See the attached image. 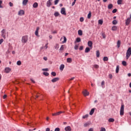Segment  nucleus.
<instances>
[{
  "label": "nucleus",
  "mask_w": 131,
  "mask_h": 131,
  "mask_svg": "<svg viewBox=\"0 0 131 131\" xmlns=\"http://www.w3.org/2000/svg\"><path fill=\"white\" fill-rule=\"evenodd\" d=\"M1 36L3 37L4 39H6L7 37H8V36H9V32H7V30L4 29L1 31Z\"/></svg>",
  "instance_id": "1"
},
{
  "label": "nucleus",
  "mask_w": 131,
  "mask_h": 131,
  "mask_svg": "<svg viewBox=\"0 0 131 131\" xmlns=\"http://www.w3.org/2000/svg\"><path fill=\"white\" fill-rule=\"evenodd\" d=\"M131 56V48H129L127 52L126 53V60H128V58H129Z\"/></svg>",
  "instance_id": "2"
},
{
  "label": "nucleus",
  "mask_w": 131,
  "mask_h": 131,
  "mask_svg": "<svg viewBox=\"0 0 131 131\" xmlns=\"http://www.w3.org/2000/svg\"><path fill=\"white\" fill-rule=\"evenodd\" d=\"M27 41H28V36L27 35L23 36L21 38L22 43H26Z\"/></svg>",
  "instance_id": "3"
},
{
  "label": "nucleus",
  "mask_w": 131,
  "mask_h": 131,
  "mask_svg": "<svg viewBox=\"0 0 131 131\" xmlns=\"http://www.w3.org/2000/svg\"><path fill=\"white\" fill-rule=\"evenodd\" d=\"M120 115L121 116L124 115V105L121 104L120 111Z\"/></svg>",
  "instance_id": "4"
},
{
  "label": "nucleus",
  "mask_w": 131,
  "mask_h": 131,
  "mask_svg": "<svg viewBox=\"0 0 131 131\" xmlns=\"http://www.w3.org/2000/svg\"><path fill=\"white\" fill-rule=\"evenodd\" d=\"M60 13L62 15H67L66 9H65V8H61Z\"/></svg>",
  "instance_id": "5"
},
{
  "label": "nucleus",
  "mask_w": 131,
  "mask_h": 131,
  "mask_svg": "<svg viewBox=\"0 0 131 131\" xmlns=\"http://www.w3.org/2000/svg\"><path fill=\"white\" fill-rule=\"evenodd\" d=\"M11 68H9V67H7L5 69L4 71L5 73H10V72H11Z\"/></svg>",
  "instance_id": "6"
},
{
  "label": "nucleus",
  "mask_w": 131,
  "mask_h": 131,
  "mask_svg": "<svg viewBox=\"0 0 131 131\" xmlns=\"http://www.w3.org/2000/svg\"><path fill=\"white\" fill-rule=\"evenodd\" d=\"M51 6H52V0H49L47 2V7H48V8H50Z\"/></svg>",
  "instance_id": "7"
},
{
  "label": "nucleus",
  "mask_w": 131,
  "mask_h": 131,
  "mask_svg": "<svg viewBox=\"0 0 131 131\" xmlns=\"http://www.w3.org/2000/svg\"><path fill=\"white\" fill-rule=\"evenodd\" d=\"M25 12H24V10H21L18 12V15L19 16H23L24 15Z\"/></svg>",
  "instance_id": "8"
},
{
  "label": "nucleus",
  "mask_w": 131,
  "mask_h": 131,
  "mask_svg": "<svg viewBox=\"0 0 131 131\" xmlns=\"http://www.w3.org/2000/svg\"><path fill=\"white\" fill-rule=\"evenodd\" d=\"M63 38V41H62V40ZM61 41H62V43H65L66 42V41H67V38H66V37L63 36L60 39Z\"/></svg>",
  "instance_id": "9"
},
{
  "label": "nucleus",
  "mask_w": 131,
  "mask_h": 131,
  "mask_svg": "<svg viewBox=\"0 0 131 131\" xmlns=\"http://www.w3.org/2000/svg\"><path fill=\"white\" fill-rule=\"evenodd\" d=\"M39 30V27H37L36 28V30L35 31V34L36 36H37L38 37H39V36L38 35V31Z\"/></svg>",
  "instance_id": "10"
},
{
  "label": "nucleus",
  "mask_w": 131,
  "mask_h": 131,
  "mask_svg": "<svg viewBox=\"0 0 131 131\" xmlns=\"http://www.w3.org/2000/svg\"><path fill=\"white\" fill-rule=\"evenodd\" d=\"M82 93L85 97L90 95V93H89V92H88L86 90H84Z\"/></svg>",
  "instance_id": "11"
},
{
  "label": "nucleus",
  "mask_w": 131,
  "mask_h": 131,
  "mask_svg": "<svg viewBox=\"0 0 131 131\" xmlns=\"http://www.w3.org/2000/svg\"><path fill=\"white\" fill-rule=\"evenodd\" d=\"M129 23H130V18H128L125 21V24L126 26L127 25H129Z\"/></svg>",
  "instance_id": "12"
},
{
  "label": "nucleus",
  "mask_w": 131,
  "mask_h": 131,
  "mask_svg": "<svg viewBox=\"0 0 131 131\" xmlns=\"http://www.w3.org/2000/svg\"><path fill=\"white\" fill-rule=\"evenodd\" d=\"M88 45V47H90V48H93V42L92 41H89Z\"/></svg>",
  "instance_id": "13"
},
{
  "label": "nucleus",
  "mask_w": 131,
  "mask_h": 131,
  "mask_svg": "<svg viewBox=\"0 0 131 131\" xmlns=\"http://www.w3.org/2000/svg\"><path fill=\"white\" fill-rule=\"evenodd\" d=\"M64 130L66 131H71V127H70V126H68L65 127Z\"/></svg>",
  "instance_id": "14"
},
{
  "label": "nucleus",
  "mask_w": 131,
  "mask_h": 131,
  "mask_svg": "<svg viewBox=\"0 0 131 131\" xmlns=\"http://www.w3.org/2000/svg\"><path fill=\"white\" fill-rule=\"evenodd\" d=\"M95 110H96L95 108H92L90 112V115H93V114H94L95 113Z\"/></svg>",
  "instance_id": "15"
},
{
  "label": "nucleus",
  "mask_w": 131,
  "mask_h": 131,
  "mask_svg": "<svg viewBox=\"0 0 131 131\" xmlns=\"http://www.w3.org/2000/svg\"><path fill=\"white\" fill-rule=\"evenodd\" d=\"M58 80H59V78L57 77V78H53L51 81L52 82H56V81H58Z\"/></svg>",
  "instance_id": "16"
},
{
  "label": "nucleus",
  "mask_w": 131,
  "mask_h": 131,
  "mask_svg": "<svg viewBox=\"0 0 131 131\" xmlns=\"http://www.w3.org/2000/svg\"><path fill=\"white\" fill-rule=\"evenodd\" d=\"M64 68H65V66L64 64H61L59 67V69L61 71H63Z\"/></svg>",
  "instance_id": "17"
},
{
  "label": "nucleus",
  "mask_w": 131,
  "mask_h": 131,
  "mask_svg": "<svg viewBox=\"0 0 131 131\" xmlns=\"http://www.w3.org/2000/svg\"><path fill=\"white\" fill-rule=\"evenodd\" d=\"M66 47V45H62L60 48L59 49V50H60L61 51H64V49H65Z\"/></svg>",
  "instance_id": "18"
},
{
  "label": "nucleus",
  "mask_w": 131,
  "mask_h": 131,
  "mask_svg": "<svg viewBox=\"0 0 131 131\" xmlns=\"http://www.w3.org/2000/svg\"><path fill=\"white\" fill-rule=\"evenodd\" d=\"M90 124H91L90 122H87L84 124L83 126H84V127H86L87 126H89Z\"/></svg>",
  "instance_id": "19"
},
{
  "label": "nucleus",
  "mask_w": 131,
  "mask_h": 131,
  "mask_svg": "<svg viewBox=\"0 0 131 131\" xmlns=\"http://www.w3.org/2000/svg\"><path fill=\"white\" fill-rule=\"evenodd\" d=\"M33 8H36L37 7H38V4L37 3L35 2L33 5Z\"/></svg>",
  "instance_id": "20"
},
{
  "label": "nucleus",
  "mask_w": 131,
  "mask_h": 131,
  "mask_svg": "<svg viewBox=\"0 0 131 131\" xmlns=\"http://www.w3.org/2000/svg\"><path fill=\"white\" fill-rule=\"evenodd\" d=\"M78 35L81 36V35H82V31L81 30H79L78 31Z\"/></svg>",
  "instance_id": "21"
},
{
  "label": "nucleus",
  "mask_w": 131,
  "mask_h": 131,
  "mask_svg": "<svg viewBox=\"0 0 131 131\" xmlns=\"http://www.w3.org/2000/svg\"><path fill=\"white\" fill-rule=\"evenodd\" d=\"M27 3H28V0H24L23 2V4L24 6H26V5H27Z\"/></svg>",
  "instance_id": "22"
},
{
  "label": "nucleus",
  "mask_w": 131,
  "mask_h": 131,
  "mask_svg": "<svg viewBox=\"0 0 131 131\" xmlns=\"http://www.w3.org/2000/svg\"><path fill=\"white\" fill-rule=\"evenodd\" d=\"M91 51V49L89 47H86L85 49V53H89Z\"/></svg>",
  "instance_id": "23"
},
{
  "label": "nucleus",
  "mask_w": 131,
  "mask_h": 131,
  "mask_svg": "<svg viewBox=\"0 0 131 131\" xmlns=\"http://www.w3.org/2000/svg\"><path fill=\"white\" fill-rule=\"evenodd\" d=\"M91 17H92V12L91 11H90L89 14H88V18L91 19Z\"/></svg>",
  "instance_id": "24"
},
{
  "label": "nucleus",
  "mask_w": 131,
  "mask_h": 131,
  "mask_svg": "<svg viewBox=\"0 0 131 131\" xmlns=\"http://www.w3.org/2000/svg\"><path fill=\"white\" fill-rule=\"evenodd\" d=\"M48 45H49L48 43H46L44 47H41L40 50H42L43 49V48H45L46 50H47V49H48Z\"/></svg>",
  "instance_id": "25"
},
{
  "label": "nucleus",
  "mask_w": 131,
  "mask_h": 131,
  "mask_svg": "<svg viewBox=\"0 0 131 131\" xmlns=\"http://www.w3.org/2000/svg\"><path fill=\"white\" fill-rule=\"evenodd\" d=\"M112 30L113 31H116V30H117V27H116V26H115L112 27Z\"/></svg>",
  "instance_id": "26"
},
{
  "label": "nucleus",
  "mask_w": 131,
  "mask_h": 131,
  "mask_svg": "<svg viewBox=\"0 0 131 131\" xmlns=\"http://www.w3.org/2000/svg\"><path fill=\"white\" fill-rule=\"evenodd\" d=\"M67 61L68 63H71V62H72V59H71V58H68L67 59Z\"/></svg>",
  "instance_id": "27"
},
{
  "label": "nucleus",
  "mask_w": 131,
  "mask_h": 131,
  "mask_svg": "<svg viewBox=\"0 0 131 131\" xmlns=\"http://www.w3.org/2000/svg\"><path fill=\"white\" fill-rule=\"evenodd\" d=\"M119 72V66H117L116 69V73H118Z\"/></svg>",
  "instance_id": "28"
},
{
  "label": "nucleus",
  "mask_w": 131,
  "mask_h": 131,
  "mask_svg": "<svg viewBox=\"0 0 131 131\" xmlns=\"http://www.w3.org/2000/svg\"><path fill=\"white\" fill-rule=\"evenodd\" d=\"M121 43V42L120 41V40H118L117 41V47L118 48H120V44Z\"/></svg>",
  "instance_id": "29"
},
{
  "label": "nucleus",
  "mask_w": 131,
  "mask_h": 131,
  "mask_svg": "<svg viewBox=\"0 0 131 131\" xmlns=\"http://www.w3.org/2000/svg\"><path fill=\"white\" fill-rule=\"evenodd\" d=\"M54 48H55V50H58V49H59V44L56 43V44L55 45Z\"/></svg>",
  "instance_id": "30"
},
{
  "label": "nucleus",
  "mask_w": 131,
  "mask_h": 131,
  "mask_svg": "<svg viewBox=\"0 0 131 131\" xmlns=\"http://www.w3.org/2000/svg\"><path fill=\"white\" fill-rule=\"evenodd\" d=\"M96 57H97V58H99V57H100V51H96Z\"/></svg>",
  "instance_id": "31"
},
{
  "label": "nucleus",
  "mask_w": 131,
  "mask_h": 131,
  "mask_svg": "<svg viewBox=\"0 0 131 131\" xmlns=\"http://www.w3.org/2000/svg\"><path fill=\"white\" fill-rule=\"evenodd\" d=\"M98 24H100V25H102L103 24V20L99 19L98 20Z\"/></svg>",
  "instance_id": "32"
},
{
  "label": "nucleus",
  "mask_w": 131,
  "mask_h": 131,
  "mask_svg": "<svg viewBox=\"0 0 131 131\" xmlns=\"http://www.w3.org/2000/svg\"><path fill=\"white\" fill-rule=\"evenodd\" d=\"M122 64L123 66H126V65H127L126 63V61H123L122 62Z\"/></svg>",
  "instance_id": "33"
},
{
  "label": "nucleus",
  "mask_w": 131,
  "mask_h": 131,
  "mask_svg": "<svg viewBox=\"0 0 131 131\" xmlns=\"http://www.w3.org/2000/svg\"><path fill=\"white\" fill-rule=\"evenodd\" d=\"M117 4L118 5H121L122 4V0H118Z\"/></svg>",
  "instance_id": "34"
},
{
  "label": "nucleus",
  "mask_w": 131,
  "mask_h": 131,
  "mask_svg": "<svg viewBox=\"0 0 131 131\" xmlns=\"http://www.w3.org/2000/svg\"><path fill=\"white\" fill-rule=\"evenodd\" d=\"M109 122H114V119L113 118H110L108 119Z\"/></svg>",
  "instance_id": "35"
},
{
  "label": "nucleus",
  "mask_w": 131,
  "mask_h": 131,
  "mask_svg": "<svg viewBox=\"0 0 131 131\" xmlns=\"http://www.w3.org/2000/svg\"><path fill=\"white\" fill-rule=\"evenodd\" d=\"M17 65H18V66H20V65H21V64H22V62H21V61L18 60L17 61L16 63Z\"/></svg>",
  "instance_id": "36"
},
{
  "label": "nucleus",
  "mask_w": 131,
  "mask_h": 131,
  "mask_svg": "<svg viewBox=\"0 0 131 131\" xmlns=\"http://www.w3.org/2000/svg\"><path fill=\"white\" fill-rule=\"evenodd\" d=\"M76 41L77 42H80V41H81V39H80L79 37H78L76 38Z\"/></svg>",
  "instance_id": "37"
},
{
  "label": "nucleus",
  "mask_w": 131,
  "mask_h": 131,
  "mask_svg": "<svg viewBox=\"0 0 131 131\" xmlns=\"http://www.w3.org/2000/svg\"><path fill=\"white\" fill-rule=\"evenodd\" d=\"M112 8H113V5L109 4L108 6V9H111Z\"/></svg>",
  "instance_id": "38"
},
{
  "label": "nucleus",
  "mask_w": 131,
  "mask_h": 131,
  "mask_svg": "<svg viewBox=\"0 0 131 131\" xmlns=\"http://www.w3.org/2000/svg\"><path fill=\"white\" fill-rule=\"evenodd\" d=\"M59 15H60V13H59V12H56L54 13V16L55 17H58V16H59Z\"/></svg>",
  "instance_id": "39"
},
{
  "label": "nucleus",
  "mask_w": 131,
  "mask_h": 131,
  "mask_svg": "<svg viewBox=\"0 0 131 131\" xmlns=\"http://www.w3.org/2000/svg\"><path fill=\"white\" fill-rule=\"evenodd\" d=\"M113 25H116V24H117V20H114L113 21Z\"/></svg>",
  "instance_id": "40"
},
{
  "label": "nucleus",
  "mask_w": 131,
  "mask_h": 131,
  "mask_svg": "<svg viewBox=\"0 0 131 131\" xmlns=\"http://www.w3.org/2000/svg\"><path fill=\"white\" fill-rule=\"evenodd\" d=\"M108 60H109V59L107 57H103V61H108Z\"/></svg>",
  "instance_id": "41"
},
{
  "label": "nucleus",
  "mask_w": 131,
  "mask_h": 131,
  "mask_svg": "<svg viewBox=\"0 0 131 131\" xmlns=\"http://www.w3.org/2000/svg\"><path fill=\"white\" fill-rule=\"evenodd\" d=\"M43 75H45V76H49V73L48 72H45L43 73Z\"/></svg>",
  "instance_id": "42"
},
{
  "label": "nucleus",
  "mask_w": 131,
  "mask_h": 131,
  "mask_svg": "<svg viewBox=\"0 0 131 131\" xmlns=\"http://www.w3.org/2000/svg\"><path fill=\"white\" fill-rule=\"evenodd\" d=\"M88 117H89V115H85L84 116H83L82 118L83 119H85V118H88Z\"/></svg>",
  "instance_id": "43"
},
{
  "label": "nucleus",
  "mask_w": 131,
  "mask_h": 131,
  "mask_svg": "<svg viewBox=\"0 0 131 131\" xmlns=\"http://www.w3.org/2000/svg\"><path fill=\"white\" fill-rule=\"evenodd\" d=\"M51 75H52L53 76H56V72H52L51 73Z\"/></svg>",
  "instance_id": "44"
},
{
  "label": "nucleus",
  "mask_w": 131,
  "mask_h": 131,
  "mask_svg": "<svg viewBox=\"0 0 131 131\" xmlns=\"http://www.w3.org/2000/svg\"><path fill=\"white\" fill-rule=\"evenodd\" d=\"M64 113V112H61V111L58 112L56 113V115H60V114H61V113Z\"/></svg>",
  "instance_id": "45"
},
{
  "label": "nucleus",
  "mask_w": 131,
  "mask_h": 131,
  "mask_svg": "<svg viewBox=\"0 0 131 131\" xmlns=\"http://www.w3.org/2000/svg\"><path fill=\"white\" fill-rule=\"evenodd\" d=\"M59 1H60V0H55L54 1V4L55 5H58V3H59Z\"/></svg>",
  "instance_id": "46"
},
{
  "label": "nucleus",
  "mask_w": 131,
  "mask_h": 131,
  "mask_svg": "<svg viewBox=\"0 0 131 131\" xmlns=\"http://www.w3.org/2000/svg\"><path fill=\"white\" fill-rule=\"evenodd\" d=\"M94 68H96V69H98V68H99V65H98V64H95V65L94 66Z\"/></svg>",
  "instance_id": "47"
},
{
  "label": "nucleus",
  "mask_w": 131,
  "mask_h": 131,
  "mask_svg": "<svg viewBox=\"0 0 131 131\" xmlns=\"http://www.w3.org/2000/svg\"><path fill=\"white\" fill-rule=\"evenodd\" d=\"M80 22H83V21H84V18H83V17H80Z\"/></svg>",
  "instance_id": "48"
},
{
  "label": "nucleus",
  "mask_w": 131,
  "mask_h": 131,
  "mask_svg": "<svg viewBox=\"0 0 131 131\" xmlns=\"http://www.w3.org/2000/svg\"><path fill=\"white\" fill-rule=\"evenodd\" d=\"M102 36L103 38H106V35H105V33H102Z\"/></svg>",
  "instance_id": "49"
},
{
  "label": "nucleus",
  "mask_w": 131,
  "mask_h": 131,
  "mask_svg": "<svg viewBox=\"0 0 131 131\" xmlns=\"http://www.w3.org/2000/svg\"><path fill=\"white\" fill-rule=\"evenodd\" d=\"M108 77L109 78H110L111 79H112L113 77V75H112V74H110L108 75Z\"/></svg>",
  "instance_id": "50"
},
{
  "label": "nucleus",
  "mask_w": 131,
  "mask_h": 131,
  "mask_svg": "<svg viewBox=\"0 0 131 131\" xmlns=\"http://www.w3.org/2000/svg\"><path fill=\"white\" fill-rule=\"evenodd\" d=\"M100 131H106V129L103 127L101 128Z\"/></svg>",
  "instance_id": "51"
},
{
  "label": "nucleus",
  "mask_w": 131,
  "mask_h": 131,
  "mask_svg": "<svg viewBox=\"0 0 131 131\" xmlns=\"http://www.w3.org/2000/svg\"><path fill=\"white\" fill-rule=\"evenodd\" d=\"M117 12V9H115L112 11V13H116Z\"/></svg>",
  "instance_id": "52"
},
{
  "label": "nucleus",
  "mask_w": 131,
  "mask_h": 131,
  "mask_svg": "<svg viewBox=\"0 0 131 131\" xmlns=\"http://www.w3.org/2000/svg\"><path fill=\"white\" fill-rule=\"evenodd\" d=\"M75 50H78V46L75 45L74 47Z\"/></svg>",
  "instance_id": "53"
},
{
  "label": "nucleus",
  "mask_w": 131,
  "mask_h": 131,
  "mask_svg": "<svg viewBox=\"0 0 131 131\" xmlns=\"http://www.w3.org/2000/svg\"><path fill=\"white\" fill-rule=\"evenodd\" d=\"M4 42V39H0V45H2Z\"/></svg>",
  "instance_id": "54"
},
{
  "label": "nucleus",
  "mask_w": 131,
  "mask_h": 131,
  "mask_svg": "<svg viewBox=\"0 0 131 131\" xmlns=\"http://www.w3.org/2000/svg\"><path fill=\"white\" fill-rule=\"evenodd\" d=\"M42 71H49V69H42Z\"/></svg>",
  "instance_id": "55"
},
{
  "label": "nucleus",
  "mask_w": 131,
  "mask_h": 131,
  "mask_svg": "<svg viewBox=\"0 0 131 131\" xmlns=\"http://www.w3.org/2000/svg\"><path fill=\"white\" fill-rule=\"evenodd\" d=\"M2 4H3V1L0 0V8H3V6H2Z\"/></svg>",
  "instance_id": "56"
},
{
  "label": "nucleus",
  "mask_w": 131,
  "mask_h": 131,
  "mask_svg": "<svg viewBox=\"0 0 131 131\" xmlns=\"http://www.w3.org/2000/svg\"><path fill=\"white\" fill-rule=\"evenodd\" d=\"M104 84H105V81H102L101 82V85H102V88H103V85H104Z\"/></svg>",
  "instance_id": "57"
},
{
  "label": "nucleus",
  "mask_w": 131,
  "mask_h": 131,
  "mask_svg": "<svg viewBox=\"0 0 131 131\" xmlns=\"http://www.w3.org/2000/svg\"><path fill=\"white\" fill-rule=\"evenodd\" d=\"M79 50L80 51H82V50H83V46H80Z\"/></svg>",
  "instance_id": "58"
},
{
  "label": "nucleus",
  "mask_w": 131,
  "mask_h": 131,
  "mask_svg": "<svg viewBox=\"0 0 131 131\" xmlns=\"http://www.w3.org/2000/svg\"><path fill=\"white\" fill-rule=\"evenodd\" d=\"M9 6H10V7H13V3H12V2H10L9 3Z\"/></svg>",
  "instance_id": "59"
},
{
  "label": "nucleus",
  "mask_w": 131,
  "mask_h": 131,
  "mask_svg": "<svg viewBox=\"0 0 131 131\" xmlns=\"http://www.w3.org/2000/svg\"><path fill=\"white\" fill-rule=\"evenodd\" d=\"M30 80L32 81V82H33V83H35V81H34V80H33V79L31 78Z\"/></svg>",
  "instance_id": "60"
},
{
  "label": "nucleus",
  "mask_w": 131,
  "mask_h": 131,
  "mask_svg": "<svg viewBox=\"0 0 131 131\" xmlns=\"http://www.w3.org/2000/svg\"><path fill=\"white\" fill-rule=\"evenodd\" d=\"M54 131H60V128H56Z\"/></svg>",
  "instance_id": "61"
},
{
  "label": "nucleus",
  "mask_w": 131,
  "mask_h": 131,
  "mask_svg": "<svg viewBox=\"0 0 131 131\" xmlns=\"http://www.w3.org/2000/svg\"><path fill=\"white\" fill-rule=\"evenodd\" d=\"M43 59V60H45V61H47L48 60V57H44Z\"/></svg>",
  "instance_id": "62"
},
{
  "label": "nucleus",
  "mask_w": 131,
  "mask_h": 131,
  "mask_svg": "<svg viewBox=\"0 0 131 131\" xmlns=\"http://www.w3.org/2000/svg\"><path fill=\"white\" fill-rule=\"evenodd\" d=\"M88 131H94V129L93 128H90Z\"/></svg>",
  "instance_id": "63"
},
{
  "label": "nucleus",
  "mask_w": 131,
  "mask_h": 131,
  "mask_svg": "<svg viewBox=\"0 0 131 131\" xmlns=\"http://www.w3.org/2000/svg\"><path fill=\"white\" fill-rule=\"evenodd\" d=\"M46 131H50V128H47Z\"/></svg>",
  "instance_id": "64"
}]
</instances>
